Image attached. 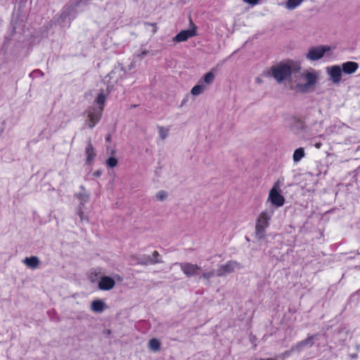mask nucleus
Segmentation results:
<instances>
[{
    "label": "nucleus",
    "mask_w": 360,
    "mask_h": 360,
    "mask_svg": "<svg viewBox=\"0 0 360 360\" xmlns=\"http://www.w3.org/2000/svg\"><path fill=\"white\" fill-rule=\"evenodd\" d=\"M204 90L205 86L202 84H198L192 88L191 93L193 96H198L200 94H202L204 91Z\"/></svg>",
    "instance_id": "24"
},
{
    "label": "nucleus",
    "mask_w": 360,
    "mask_h": 360,
    "mask_svg": "<svg viewBox=\"0 0 360 360\" xmlns=\"http://www.w3.org/2000/svg\"><path fill=\"white\" fill-rule=\"evenodd\" d=\"M167 197V193L165 191H160L156 193V198L160 201L166 200Z\"/></svg>",
    "instance_id": "28"
},
{
    "label": "nucleus",
    "mask_w": 360,
    "mask_h": 360,
    "mask_svg": "<svg viewBox=\"0 0 360 360\" xmlns=\"http://www.w3.org/2000/svg\"><path fill=\"white\" fill-rule=\"evenodd\" d=\"M158 131L161 139L164 140L168 136V129L163 127H158Z\"/></svg>",
    "instance_id": "26"
},
{
    "label": "nucleus",
    "mask_w": 360,
    "mask_h": 360,
    "mask_svg": "<svg viewBox=\"0 0 360 360\" xmlns=\"http://www.w3.org/2000/svg\"><path fill=\"white\" fill-rule=\"evenodd\" d=\"M103 110V107H100L98 110L94 108L92 110L89 112L88 119L89 120V123L88 124V126L89 128H94V126L99 122L101 117Z\"/></svg>",
    "instance_id": "11"
},
{
    "label": "nucleus",
    "mask_w": 360,
    "mask_h": 360,
    "mask_svg": "<svg viewBox=\"0 0 360 360\" xmlns=\"http://www.w3.org/2000/svg\"><path fill=\"white\" fill-rule=\"evenodd\" d=\"M160 259H152L150 255H143L136 258V264L141 265H148L162 263Z\"/></svg>",
    "instance_id": "15"
},
{
    "label": "nucleus",
    "mask_w": 360,
    "mask_h": 360,
    "mask_svg": "<svg viewBox=\"0 0 360 360\" xmlns=\"http://www.w3.org/2000/svg\"><path fill=\"white\" fill-rule=\"evenodd\" d=\"M322 146L321 143H317L315 144L316 148H319Z\"/></svg>",
    "instance_id": "39"
},
{
    "label": "nucleus",
    "mask_w": 360,
    "mask_h": 360,
    "mask_svg": "<svg viewBox=\"0 0 360 360\" xmlns=\"http://www.w3.org/2000/svg\"><path fill=\"white\" fill-rule=\"evenodd\" d=\"M148 347L151 350L157 352L160 348V342L156 338H153L149 340Z\"/></svg>",
    "instance_id": "22"
},
{
    "label": "nucleus",
    "mask_w": 360,
    "mask_h": 360,
    "mask_svg": "<svg viewBox=\"0 0 360 360\" xmlns=\"http://www.w3.org/2000/svg\"><path fill=\"white\" fill-rule=\"evenodd\" d=\"M78 198L80 199L81 202L79 205H83L84 202L89 200V195L86 193L78 194Z\"/></svg>",
    "instance_id": "30"
},
{
    "label": "nucleus",
    "mask_w": 360,
    "mask_h": 360,
    "mask_svg": "<svg viewBox=\"0 0 360 360\" xmlns=\"http://www.w3.org/2000/svg\"><path fill=\"white\" fill-rule=\"evenodd\" d=\"M359 65L356 63L348 61L342 63L341 70L345 74H352L356 71Z\"/></svg>",
    "instance_id": "16"
},
{
    "label": "nucleus",
    "mask_w": 360,
    "mask_h": 360,
    "mask_svg": "<svg viewBox=\"0 0 360 360\" xmlns=\"http://www.w3.org/2000/svg\"><path fill=\"white\" fill-rule=\"evenodd\" d=\"M76 6H79L80 7H83L86 5H87L89 0H73Z\"/></svg>",
    "instance_id": "31"
},
{
    "label": "nucleus",
    "mask_w": 360,
    "mask_h": 360,
    "mask_svg": "<svg viewBox=\"0 0 360 360\" xmlns=\"http://www.w3.org/2000/svg\"><path fill=\"white\" fill-rule=\"evenodd\" d=\"M327 72L333 83L338 84L340 82L342 71L339 65L327 68Z\"/></svg>",
    "instance_id": "13"
},
{
    "label": "nucleus",
    "mask_w": 360,
    "mask_h": 360,
    "mask_svg": "<svg viewBox=\"0 0 360 360\" xmlns=\"http://www.w3.org/2000/svg\"><path fill=\"white\" fill-rule=\"evenodd\" d=\"M103 333L105 335V336H109L111 334V330L107 329L103 332Z\"/></svg>",
    "instance_id": "37"
},
{
    "label": "nucleus",
    "mask_w": 360,
    "mask_h": 360,
    "mask_svg": "<svg viewBox=\"0 0 360 360\" xmlns=\"http://www.w3.org/2000/svg\"><path fill=\"white\" fill-rule=\"evenodd\" d=\"M214 274H215V271L214 269H212L211 271H210L208 272L202 273L201 278H202L205 280H209L211 278H212L214 276Z\"/></svg>",
    "instance_id": "29"
},
{
    "label": "nucleus",
    "mask_w": 360,
    "mask_h": 360,
    "mask_svg": "<svg viewBox=\"0 0 360 360\" xmlns=\"http://www.w3.org/2000/svg\"><path fill=\"white\" fill-rule=\"evenodd\" d=\"M34 72H39V75H44V73L39 70H37L34 71Z\"/></svg>",
    "instance_id": "40"
},
{
    "label": "nucleus",
    "mask_w": 360,
    "mask_h": 360,
    "mask_svg": "<svg viewBox=\"0 0 360 360\" xmlns=\"http://www.w3.org/2000/svg\"><path fill=\"white\" fill-rule=\"evenodd\" d=\"M245 2L251 5H256L258 4V0H243Z\"/></svg>",
    "instance_id": "33"
},
{
    "label": "nucleus",
    "mask_w": 360,
    "mask_h": 360,
    "mask_svg": "<svg viewBox=\"0 0 360 360\" xmlns=\"http://www.w3.org/2000/svg\"><path fill=\"white\" fill-rule=\"evenodd\" d=\"M105 95L103 93H100L96 99V102L97 103V104L101 105V107H103L105 102Z\"/></svg>",
    "instance_id": "25"
},
{
    "label": "nucleus",
    "mask_w": 360,
    "mask_h": 360,
    "mask_svg": "<svg viewBox=\"0 0 360 360\" xmlns=\"http://www.w3.org/2000/svg\"><path fill=\"white\" fill-rule=\"evenodd\" d=\"M159 257H160V254H159V252H158V251H154V252H153V255H152L151 258H152V259H159Z\"/></svg>",
    "instance_id": "36"
},
{
    "label": "nucleus",
    "mask_w": 360,
    "mask_h": 360,
    "mask_svg": "<svg viewBox=\"0 0 360 360\" xmlns=\"http://www.w3.org/2000/svg\"><path fill=\"white\" fill-rule=\"evenodd\" d=\"M126 74V70L120 64L115 66L111 72L106 76L109 77V81L112 80V83L117 82L118 79L123 77Z\"/></svg>",
    "instance_id": "12"
},
{
    "label": "nucleus",
    "mask_w": 360,
    "mask_h": 360,
    "mask_svg": "<svg viewBox=\"0 0 360 360\" xmlns=\"http://www.w3.org/2000/svg\"><path fill=\"white\" fill-rule=\"evenodd\" d=\"M319 333H316L311 335H308L307 338L305 340H303L297 342L296 345H293L291 347V351L300 352L306 347H311L312 345H314L315 341L319 340Z\"/></svg>",
    "instance_id": "6"
},
{
    "label": "nucleus",
    "mask_w": 360,
    "mask_h": 360,
    "mask_svg": "<svg viewBox=\"0 0 360 360\" xmlns=\"http://www.w3.org/2000/svg\"><path fill=\"white\" fill-rule=\"evenodd\" d=\"M106 164L109 167L113 168L117 165V160L114 157L109 158L106 160Z\"/></svg>",
    "instance_id": "27"
},
{
    "label": "nucleus",
    "mask_w": 360,
    "mask_h": 360,
    "mask_svg": "<svg viewBox=\"0 0 360 360\" xmlns=\"http://www.w3.org/2000/svg\"><path fill=\"white\" fill-rule=\"evenodd\" d=\"M79 6H76L75 2L71 0L69 4L64 6L62 13L57 20L58 23L63 27H68L72 20L77 13L81 11Z\"/></svg>",
    "instance_id": "2"
},
{
    "label": "nucleus",
    "mask_w": 360,
    "mask_h": 360,
    "mask_svg": "<svg viewBox=\"0 0 360 360\" xmlns=\"http://www.w3.org/2000/svg\"><path fill=\"white\" fill-rule=\"evenodd\" d=\"M148 53V51H143L141 53L137 55V57H139L141 58H143L144 56H146Z\"/></svg>",
    "instance_id": "34"
},
{
    "label": "nucleus",
    "mask_w": 360,
    "mask_h": 360,
    "mask_svg": "<svg viewBox=\"0 0 360 360\" xmlns=\"http://www.w3.org/2000/svg\"><path fill=\"white\" fill-rule=\"evenodd\" d=\"M176 264L179 265L181 268V270L184 272V274L187 277H192L197 276L200 274L201 271V267L197 264L189 263V262H183V263H176Z\"/></svg>",
    "instance_id": "7"
},
{
    "label": "nucleus",
    "mask_w": 360,
    "mask_h": 360,
    "mask_svg": "<svg viewBox=\"0 0 360 360\" xmlns=\"http://www.w3.org/2000/svg\"><path fill=\"white\" fill-rule=\"evenodd\" d=\"M115 153V150H112V154H114Z\"/></svg>",
    "instance_id": "44"
},
{
    "label": "nucleus",
    "mask_w": 360,
    "mask_h": 360,
    "mask_svg": "<svg viewBox=\"0 0 360 360\" xmlns=\"http://www.w3.org/2000/svg\"><path fill=\"white\" fill-rule=\"evenodd\" d=\"M300 65L293 60H288L285 63H280L277 65L271 68V75L279 84L289 79L291 76H297L300 74Z\"/></svg>",
    "instance_id": "1"
},
{
    "label": "nucleus",
    "mask_w": 360,
    "mask_h": 360,
    "mask_svg": "<svg viewBox=\"0 0 360 360\" xmlns=\"http://www.w3.org/2000/svg\"><path fill=\"white\" fill-rule=\"evenodd\" d=\"M115 282L110 276H105L101 278L98 283V288L103 290H109L114 288Z\"/></svg>",
    "instance_id": "14"
},
{
    "label": "nucleus",
    "mask_w": 360,
    "mask_h": 360,
    "mask_svg": "<svg viewBox=\"0 0 360 360\" xmlns=\"http://www.w3.org/2000/svg\"><path fill=\"white\" fill-rule=\"evenodd\" d=\"M240 268V264L236 261H229L225 264L219 266L216 274L218 276H225L233 272L236 269Z\"/></svg>",
    "instance_id": "8"
},
{
    "label": "nucleus",
    "mask_w": 360,
    "mask_h": 360,
    "mask_svg": "<svg viewBox=\"0 0 360 360\" xmlns=\"http://www.w3.org/2000/svg\"><path fill=\"white\" fill-rule=\"evenodd\" d=\"M304 157V150L303 148H299L294 151L292 159L295 162H298Z\"/></svg>",
    "instance_id": "20"
},
{
    "label": "nucleus",
    "mask_w": 360,
    "mask_h": 360,
    "mask_svg": "<svg viewBox=\"0 0 360 360\" xmlns=\"http://www.w3.org/2000/svg\"><path fill=\"white\" fill-rule=\"evenodd\" d=\"M156 30H157V28H156V27H155V29H154V30H153V32H156Z\"/></svg>",
    "instance_id": "43"
},
{
    "label": "nucleus",
    "mask_w": 360,
    "mask_h": 360,
    "mask_svg": "<svg viewBox=\"0 0 360 360\" xmlns=\"http://www.w3.org/2000/svg\"><path fill=\"white\" fill-rule=\"evenodd\" d=\"M300 75L304 78L307 82L304 84H297L295 86V90L300 93H307L316 84L317 82V77L314 73L309 72L305 74L300 73Z\"/></svg>",
    "instance_id": "4"
},
{
    "label": "nucleus",
    "mask_w": 360,
    "mask_h": 360,
    "mask_svg": "<svg viewBox=\"0 0 360 360\" xmlns=\"http://www.w3.org/2000/svg\"><path fill=\"white\" fill-rule=\"evenodd\" d=\"M110 140H111V136L109 134V135H108V136L105 138V141L109 142V141H110Z\"/></svg>",
    "instance_id": "38"
},
{
    "label": "nucleus",
    "mask_w": 360,
    "mask_h": 360,
    "mask_svg": "<svg viewBox=\"0 0 360 360\" xmlns=\"http://www.w3.org/2000/svg\"><path fill=\"white\" fill-rule=\"evenodd\" d=\"M23 263L29 268L32 269H37L40 264L39 258L36 256H32L30 257H25L23 259Z\"/></svg>",
    "instance_id": "18"
},
{
    "label": "nucleus",
    "mask_w": 360,
    "mask_h": 360,
    "mask_svg": "<svg viewBox=\"0 0 360 360\" xmlns=\"http://www.w3.org/2000/svg\"><path fill=\"white\" fill-rule=\"evenodd\" d=\"M330 51L328 46H316L309 49L308 53L306 54V58L311 61H314L323 58L326 53Z\"/></svg>",
    "instance_id": "5"
},
{
    "label": "nucleus",
    "mask_w": 360,
    "mask_h": 360,
    "mask_svg": "<svg viewBox=\"0 0 360 360\" xmlns=\"http://www.w3.org/2000/svg\"><path fill=\"white\" fill-rule=\"evenodd\" d=\"M191 25L193 26L192 29L181 30L178 33L174 38V41L177 42L185 41L188 39L193 37L196 35V27L193 24V21L190 20Z\"/></svg>",
    "instance_id": "9"
},
{
    "label": "nucleus",
    "mask_w": 360,
    "mask_h": 360,
    "mask_svg": "<svg viewBox=\"0 0 360 360\" xmlns=\"http://www.w3.org/2000/svg\"><path fill=\"white\" fill-rule=\"evenodd\" d=\"M304 0H288L285 2V7L288 10H294L298 6H300Z\"/></svg>",
    "instance_id": "21"
},
{
    "label": "nucleus",
    "mask_w": 360,
    "mask_h": 360,
    "mask_svg": "<svg viewBox=\"0 0 360 360\" xmlns=\"http://www.w3.org/2000/svg\"><path fill=\"white\" fill-rule=\"evenodd\" d=\"M277 184H275L274 187L270 190L269 194V200L276 207H281L285 202V199L276 189Z\"/></svg>",
    "instance_id": "10"
},
{
    "label": "nucleus",
    "mask_w": 360,
    "mask_h": 360,
    "mask_svg": "<svg viewBox=\"0 0 360 360\" xmlns=\"http://www.w3.org/2000/svg\"><path fill=\"white\" fill-rule=\"evenodd\" d=\"M92 311L96 313H101L105 309V302L101 300H94L91 304Z\"/></svg>",
    "instance_id": "19"
},
{
    "label": "nucleus",
    "mask_w": 360,
    "mask_h": 360,
    "mask_svg": "<svg viewBox=\"0 0 360 360\" xmlns=\"http://www.w3.org/2000/svg\"><path fill=\"white\" fill-rule=\"evenodd\" d=\"M85 153L86 155V164L90 165L96 156L95 149L90 139L87 141Z\"/></svg>",
    "instance_id": "17"
},
{
    "label": "nucleus",
    "mask_w": 360,
    "mask_h": 360,
    "mask_svg": "<svg viewBox=\"0 0 360 360\" xmlns=\"http://www.w3.org/2000/svg\"><path fill=\"white\" fill-rule=\"evenodd\" d=\"M102 174V171L101 169H98L93 173V176L95 177H99Z\"/></svg>",
    "instance_id": "35"
},
{
    "label": "nucleus",
    "mask_w": 360,
    "mask_h": 360,
    "mask_svg": "<svg viewBox=\"0 0 360 360\" xmlns=\"http://www.w3.org/2000/svg\"><path fill=\"white\" fill-rule=\"evenodd\" d=\"M273 213L274 210L271 209L266 210L259 214L255 225V236L258 240L265 238L266 229L269 226V220Z\"/></svg>",
    "instance_id": "3"
},
{
    "label": "nucleus",
    "mask_w": 360,
    "mask_h": 360,
    "mask_svg": "<svg viewBox=\"0 0 360 360\" xmlns=\"http://www.w3.org/2000/svg\"><path fill=\"white\" fill-rule=\"evenodd\" d=\"M147 25H152V26H155V25L153 24V23H147Z\"/></svg>",
    "instance_id": "42"
},
{
    "label": "nucleus",
    "mask_w": 360,
    "mask_h": 360,
    "mask_svg": "<svg viewBox=\"0 0 360 360\" xmlns=\"http://www.w3.org/2000/svg\"><path fill=\"white\" fill-rule=\"evenodd\" d=\"M34 72H39V75H44V73L39 70H37L34 71Z\"/></svg>",
    "instance_id": "41"
},
{
    "label": "nucleus",
    "mask_w": 360,
    "mask_h": 360,
    "mask_svg": "<svg viewBox=\"0 0 360 360\" xmlns=\"http://www.w3.org/2000/svg\"><path fill=\"white\" fill-rule=\"evenodd\" d=\"M82 205H79L78 210H77V214L79 216L81 221H83V220L86 219L84 217V212H83L82 209Z\"/></svg>",
    "instance_id": "32"
},
{
    "label": "nucleus",
    "mask_w": 360,
    "mask_h": 360,
    "mask_svg": "<svg viewBox=\"0 0 360 360\" xmlns=\"http://www.w3.org/2000/svg\"><path fill=\"white\" fill-rule=\"evenodd\" d=\"M214 74L212 72H209L206 73L201 81H203L206 84L209 85L214 82Z\"/></svg>",
    "instance_id": "23"
}]
</instances>
